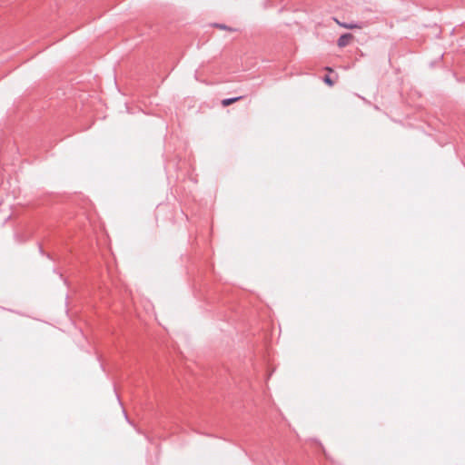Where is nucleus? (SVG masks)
<instances>
[{"label": "nucleus", "instance_id": "1", "mask_svg": "<svg viewBox=\"0 0 465 465\" xmlns=\"http://www.w3.org/2000/svg\"><path fill=\"white\" fill-rule=\"evenodd\" d=\"M352 38H353V35L351 34L345 33L339 37V39L337 41V45L341 48L345 47L350 44V42L352 40Z\"/></svg>", "mask_w": 465, "mask_h": 465}, {"label": "nucleus", "instance_id": "2", "mask_svg": "<svg viewBox=\"0 0 465 465\" xmlns=\"http://www.w3.org/2000/svg\"><path fill=\"white\" fill-rule=\"evenodd\" d=\"M241 99H242V96H236V97H232V98H226V99H223L222 101V104L223 106H228V105H230V104H233V103H235V102H237V101H239Z\"/></svg>", "mask_w": 465, "mask_h": 465}, {"label": "nucleus", "instance_id": "3", "mask_svg": "<svg viewBox=\"0 0 465 465\" xmlns=\"http://www.w3.org/2000/svg\"><path fill=\"white\" fill-rule=\"evenodd\" d=\"M344 28L353 29L358 28L359 26L355 24H343L341 25Z\"/></svg>", "mask_w": 465, "mask_h": 465}, {"label": "nucleus", "instance_id": "4", "mask_svg": "<svg viewBox=\"0 0 465 465\" xmlns=\"http://www.w3.org/2000/svg\"><path fill=\"white\" fill-rule=\"evenodd\" d=\"M324 82H325L326 84H328L329 85H332V84H333L332 80H331V79L330 78V76H328V75H326V76L324 77Z\"/></svg>", "mask_w": 465, "mask_h": 465}, {"label": "nucleus", "instance_id": "5", "mask_svg": "<svg viewBox=\"0 0 465 465\" xmlns=\"http://www.w3.org/2000/svg\"><path fill=\"white\" fill-rule=\"evenodd\" d=\"M215 26L219 27V28H222V29H226L227 26L224 25H220V24H216Z\"/></svg>", "mask_w": 465, "mask_h": 465}]
</instances>
